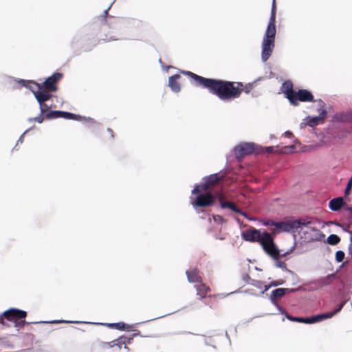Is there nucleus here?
Listing matches in <instances>:
<instances>
[{"label": "nucleus", "mask_w": 352, "mask_h": 352, "mask_svg": "<svg viewBox=\"0 0 352 352\" xmlns=\"http://www.w3.org/2000/svg\"><path fill=\"white\" fill-rule=\"evenodd\" d=\"M182 73L188 76L195 86L207 89L223 101L239 98L243 91L248 94L252 87L250 84L244 85L241 82L204 78L190 71H182Z\"/></svg>", "instance_id": "f257e3e1"}, {"label": "nucleus", "mask_w": 352, "mask_h": 352, "mask_svg": "<svg viewBox=\"0 0 352 352\" xmlns=\"http://www.w3.org/2000/svg\"><path fill=\"white\" fill-rule=\"evenodd\" d=\"M276 4L275 0H273L272 6L271 16L269 20L268 25L265 33V36L262 43V59L265 62L271 56L275 46L276 29Z\"/></svg>", "instance_id": "f03ea898"}, {"label": "nucleus", "mask_w": 352, "mask_h": 352, "mask_svg": "<svg viewBox=\"0 0 352 352\" xmlns=\"http://www.w3.org/2000/svg\"><path fill=\"white\" fill-rule=\"evenodd\" d=\"M281 90L290 104L294 106L299 105L300 102H317L318 101V100H314L312 93L307 89H300L295 91L293 83L290 80H287L283 83Z\"/></svg>", "instance_id": "7ed1b4c3"}, {"label": "nucleus", "mask_w": 352, "mask_h": 352, "mask_svg": "<svg viewBox=\"0 0 352 352\" xmlns=\"http://www.w3.org/2000/svg\"><path fill=\"white\" fill-rule=\"evenodd\" d=\"M27 316V312L23 310L11 308L5 311L0 315V324L8 327L5 322V320L11 322L14 324V327L16 328H23L25 324H29L28 322L24 320Z\"/></svg>", "instance_id": "20e7f679"}, {"label": "nucleus", "mask_w": 352, "mask_h": 352, "mask_svg": "<svg viewBox=\"0 0 352 352\" xmlns=\"http://www.w3.org/2000/svg\"><path fill=\"white\" fill-rule=\"evenodd\" d=\"M258 243H260L263 250L274 260L286 256L288 254V252L283 254L280 253V250L274 243L272 232H263Z\"/></svg>", "instance_id": "39448f33"}, {"label": "nucleus", "mask_w": 352, "mask_h": 352, "mask_svg": "<svg viewBox=\"0 0 352 352\" xmlns=\"http://www.w3.org/2000/svg\"><path fill=\"white\" fill-rule=\"evenodd\" d=\"M223 179V175H219L218 173L212 174L204 178V183L197 184L195 186L192 190V195H196L199 192L209 191V190L216 186Z\"/></svg>", "instance_id": "423d86ee"}, {"label": "nucleus", "mask_w": 352, "mask_h": 352, "mask_svg": "<svg viewBox=\"0 0 352 352\" xmlns=\"http://www.w3.org/2000/svg\"><path fill=\"white\" fill-rule=\"evenodd\" d=\"M196 198L192 201L191 204L194 208H206L214 205L216 196L210 191L199 192Z\"/></svg>", "instance_id": "0eeeda50"}, {"label": "nucleus", "mask_w": 352, "mask_h": 352, "mask_svg": "<svg viewBox=\"0 0 352 352\" xmlns=\"http://www.w3.org/2000/svg\"><path fill=\"white\" fill-rule=\"evenodd\" d=\"M113 16H105L102 19L101 31L103 32L104 36L100 35V40L104 42H109L117 40L116 36L113 34V27H110L114 21Z\"/></svg>", "instance_id": "6e6552de"}, {"label": "nucleus", "mask_w": 352, "mask_h": 352, "mask_svg": "<svg viewBox=\"0 0 352 352\" xmlns=\"http://www.w3.org/2000/svg\"><path fill=\"white\" fill-rule=\"evenodd\" d=\"M344 305H345V301L342 302L338 305V308L336 309L333 312L319 314V315L309 317V318H302L301 322L306 323V324H311V323L321 321L322 320H324V319L330 318L332 316H333L335 314H336L337 313L340 312Z\"/></svg>", "instance_id": "1a4fd4ad"}, {"label": "nucleus", "mask_w": 352, "mask_h": 352, "mask_svg": "<svg viewBox=\"0 0 352 352\" xmlns=\"http://www.w3.org/2000/svg\"><path fill=\"white\" fill-rule=\"evenodd\" d=\"M63 74L56 72L51 76L48 77L42 84V89L47 93H51L57 90L56 83L62 78Z\"/></svg>", "instance_id": "9d476101"}, {"label": "nucleus", "mask_w": 352, "mask_h": 352, "mask_svg": "<svg viewBox=\"0 0 352 352\" xmlns=\"http://www.w3.org/2000/svg\"><path fill=\"white\" fill-rule=\"evenodd\" d=\"M317 102L319 106V110L320 111L319 116L314 118H307V124L312 127L318 125L320 122H323L327 117L325 103L320 99L318 100Z\"/></svg>", "instance_id": "9b49d317"}, {"label": "nucleus", "mask_w": 352, "mask_h": 352, "mask_svg": "<svg viewBox=\"0 0 352 352\" xmlns=\"http://www.w3.org/2000/svg\"><path fill=\"white\" fill-rule=\"evenodd\" d=\"M58 118H63L68 120H80L82 118V116L69 112L61 111H50L48 113L45 114L46 119H54Z\"/></svg>", "instance_id": "f8f14e48"}, {"label": "nucleus", "mask_w": 352, "mask_h": 352, "mask_svg": "<svg viewBox=\"0 0 352 352\" xmlns=\"http://www.w3.org/2000/svg\"><path fill=\"white\" fill-rule=\"evenodd\" d=\"M254 151V144L251 143H244L236 146L234 149L235 157L239 158H243L246 155H249L253 153Z\"/></svg>", "instance_id": "ddd939ff"}, {"label": "nucleus", "mask_w": 352, "mask_h": 352, "mask_svg": "<svg viewBox=\"0 0 352 352\" xmlns=\"http://www.w3.org/2000/svg\"><path fill=\"white\" fill-rule=\"evenodd\" d=\"M293 230H294L293 220H286L277 222L276 228L272 230V232L273 235L276 236L280 232H290Z\"/></svg>", "instance_id": "4468645a"}, {"label": "nucleus", "mask_w": 352, "mask_h": 352, "mask_svg": "<svg viewBox=\"0 0 352 352\" xmlns=\"http://www.w3.org/2000/svg\"><path fill=\"white\" fill-rule=\"evenodd\" d=\"M262 233L259 230L254 228L247 229L241 234L243 240L249 242H258Z\"/></svg>", "instance_id": "2eb2a0df"}, {"label": "nucleus", "mask_w": 352, "mask_h": 352, "mask_svg": "<svg viewBox=\"0 0 352 352\" xmlns=\"http://www.w3.org/2000/svg\"><path fill=\"white\" fill-rule=\"evenodd\" d=\"M52 94L51 93L47 92H45V94L43 95L38 94V96H36V99L39 103L40 110L42 114H46L47 113L49 112L48 110L50 108V106L48 105L46 103V102L52 98Z\"/></svg>", "instance_id": "dca6fc26"}, {"label": "nucleus", "mask_w": 352, "mask_h": 352, "mask_svg": "<svg viewBox=\"0 0 352 352\" xmlns=\"http://www.w3.org/2000/svg\"><path fill=\"white\" fill-rule=\"evenodd\" d=\"M181 76L179 74H175L170 76L168 78V86L170 87L171 90L175 93H178L181 90V87L178 82Z\"/></svg>", "instance_id": "f3484780"}, {"label": "nucleus", "mask_w": 352, "mask_h": 352, "mask_svg": "<svg viewBox=\"0 0 352 352\" xmlns=\"http://www.w3.org/2000/svg\"><path fill=\"white\" fill-rule=\"evenodd\" d=\"M293 291V289H289L287 288H278L273 290L270 296V300L273 303H276L277 299L283 297L287 293Z\"/></svg>", "instance_id": "a211bd4d"}, {"label": "nucleus", "mask_w": 352, "mask_h": 352, "mask_svg": "<svg viewBox=\"0 0 352 352\" xmlns=\"http://www.w3.org/2000/svg\"><path fill=\"white\" fill-rule=\"evenodd\" d=\"M187 278L190 283H201L202 278L199 275V271L197 269L188 270L186 272Z\"/></svg>", "instance_id": "6ab92c4d"}, {"label": "nucleus", "mask_w": 352, "mask_h": 352, "mask_svg": "<svg viewBox=\"0 0 352 352\" xmlns=\"http://www.w3.org/2000/svg\"><path fill=\"white\" fill-rule=\"evenodd\" d=\"M199 285H195V288L197 290V294L199 295L201 298H206L207 294L210 292V287L207 286L206 284L201 283H199Z\"/></svg>", "instance_id": "aec40b11"}, {"label": "nucleus", "mask_w": 352, "mask_h": 352, "mask_svg": "<svg viewBox=\"0 0 352 352\" xmlns=\"http://www.w3.org/2000/svg\"><path fill=\"white\" fill-rule=\"evenodd\" d=\"M344 205V200L342 197H337L331 199L329 201V207L333 211L339 210Z\"/></svg>", "instance_id": "412c9836"}, {"label": "nucleus", "mask_w": 352, "mask_h": 352, "mask_svg": "<svg viewBox=\"0 0 352 352\" xmlns=\"http://www.w3.org/2000/svg\"><path fill=\"white\" fill-rule=\"evenodd\" d=\"M28 87L32 91L36 98V96L38 94L43 95L45 92L42 89L41 84H38L35 82H28Z\"/></svg>", "instance_id": "4be33fe9"}, {"label": "nucleus", "mask_w": 352, "mask_h": 352, "mask_svg": "<svg viewBox=\"0 0 352 352\" xmlns=\"http://www.w3.org/2000/svg\"><path fill=\"white\" fill-rule=\"evenodd\" d=\"M221 208H229L231 210L238 213V214H240L244 217H246V214L245 212H243L241 209H239L236 205L233 203V202H230V201H228L225 204H221Z\"/></svg>", "instance_id": "5701e85b"}, {"label": "nucleus", "mask_w": 352, "mask_h": 352, "mask_svg": "<svg viewBox=\"0 0 352 352\" xmlns=\"http://www.w3.org/2000/svg\"><path fill=\"white\" fill-rule=\"evenodd\" d=\"M294 222V230H297L301 226H305V227H310L312 222L309 220L305 219H296L293 220Z\"/></svg>", "instance_id": "b1692460"}, {"label": "nucleus", "mask_w": 352, "mask_h": 352, "mask_svg": "<svg viewBox=\"0 0 352 352\" xmlns=\"http://www.w3.org/2000/svg\"><path fill=\"white\" fill-rule=\"evenodd\" d=\"M336 278V274H331L326 277L321 278L318 280V283L320 285L324 286V285H328L331 284L333 280Z\"/></svg>", "instance_id": "393cba45"}, {"label": "nucleus", "mask_w": 352, "mask_h": 352, "mask_svg": "<svg viewBox=\"0 0 352 352\" xmlns=\"http://www.w3.org/2000/svg\"><path fill=\"white\" fill-rule=\"evenodd\" d=\"M126 336H122L119 337L118 339L113 340V346H117L119 349H121L122 346L126 349H129L127 346H126Z\"/></svg>", "instance_id": "a878e982"}, {"label": "nucleus", "mask_w": 352, "mask_h": 352, "mask_svg": "<svg viewBox=\"0 0 352 352\" xmlns=\"http://www.w3.org/2000/svg\"><path fill=\"white\" fill-rule=\"evenodd\" d=\"M340 241V237L336 234H331L327 238V242L329 244L335 245Z\"/></svg>", "instance_id": "bb28decb"}, {"label": "nucleus", "mask_w": 352, "mask_h": 352, "mask_svg": "<svg viewBox=\"0 0 352 352\" xmlns=\"http://www.w3.org/2000/svg\"><path fill=\"white\" fill-rule=\"evenodd\" d=\"M344 231L351 234V241L352 243V221L339 225Z\"/></svg>", "instance_id": "cd10ccee"}, {"label": "nucleus", "mask_w": 352, "mask_h": 352, "mask_svg": "<svg viewBox=\"0 0 352 352\" xmlns=\"http://www.w3.org/2000/svg\"><path fill=\"white\" fill-rule=\"evenodd\" d=\"M110 328H114L118 330H124L126 324L124 322H117V323H109L107 324Z\"/></svg>", "instance_id": "c85d7f7f"}, {"label": "nucleus", "mask_w": 352, "mask_h": 352, "mask_svg": "<svg viewBox=\"0 0 352 352\" xmlns=\"http://www.w3.org/2000/svg\"><path fill=\"white\" fill-rule=\"evenodd\" d=\"M214 195L216 196V199H218V201L221 206L222 204H225L227 202L226 201H225L226 196L222 191H218Z\"/></svg>", "instance_id": "c756f323"}, {"label": "nucleus", "mask_w": 352, "mask_h": 352, "mask_svg": "<svg viewBox=\"0 0 352 352\" xmlns=\"http://www.w3.org/2000/svg\"><path fill=\"white\" fill-rule=\"evenodd\" d=\"M250 285H252L256 287V288L259 289L261 290V292L262 290H263L264 286H265V285H263V283L261 281L256 280H252V283H250Z\"/></svg>", "instance_id": "7c9ffc66"}, {"label": "nucleus", "mask_w": 352, "mask_h": 352, "mask_svg": "<svg viewBox=\"0 0 352 352\" xmlns=\"http://www.w3.org/2000/svg\"><path fill=\"white\" fill-rule=\"evenodd\" d=\"M344 256H345V254L343 251L338 250L336 253V260L339 263L342 262L344 258Z\"/></svg>", "instance_id": "2f4dec72"}, {"label": "nucleus", "mask_w": 352, "mask_h": 352, "mask_svg": "<svg viewBox=\"0 0 352 352\" xmlns=\"http://www.w3.org/2000/svg\"><path fill=\"white\" fill-rule=\"evenodd\" d=\"M100 347L102 349H107L112 348V347H113V341H111V342H102L100 344Z\"/></svg>", "instance_id": "473e14b6"}, {"label": "nucleus", "mask_w": 352, "mask_h": 352, "mask_svg": "<svg viewBox=\"0 0 352 352\" xmlns=\"http://www.w3.org/2000/svg\"><path fill=\"white\" fill-rule=\"evenodd\" d=\"M348 221H352V207H346L344 208Z\"/></svg>", "instance_id": "72a5a7b5"}, {"label": "nucleus", "mask_w": 352, "mask_h": 352, "mask_svg": "<svg viewBox=\"0 0 352 352\" xmlns=\"http://www.w3.org/2000/svg\"><path fill=\"white\" fill-rule=\"evenodd\" d=\"M281 284L280 283L273 281L269 285H265L263 290L261 291V294H264L266 291H267L272 286H277Z\"/></svg>", "instance_id": "f704fd0d"}, {"label": "nucleus", "mask_w": 352, "mask_h": 352, "mask_svg": "<svg viewBox=\"0 0 352 352\" xmlns=\"http://www.w3.org/2000/svg\"><path fill=\"white\" fill-rule=\"evenodd\" d=\"M241 278L245 283L248 284H250V283H252V280H253L252 279H251L250 276L247 273L243 274L241 275Z\"/></svg>", "instance_id": "c9c22d12"}, {"label": "nucleus", "mask_w": 352, "mask_h": 352, "mask_svg": "<svg viewBox=\"0 0 352 352\" xmlns=\"http://www.w3.org/2000/svg\"><path fill=\"white\" fill-rule=\"evenodd\" d=\"M44 118H45V114H42V113H41L38 116L32 118V120L38 123H42Z\"/></svg>", "instance_id": "e433bc0d"}, {"label": "nucleus", "mask_w": 352, "mask_h": 352, "mask_svg": "<svg viewBox=\"0 0 352 352\" xmlns=\"http://www.w3.org/2000/svg\"><path fill=\"white\" fill-rule=\"evenodd\" d=\"M279 258H278L276 261V266L280 268L286 269L287 268V264L284 261H278Z\"/></svg>", "instance_id": "4c0bfd02"}, {"label": "nucleus", "mask_w": 352, "mask_h": 352, "mask_svg": "<svg viewBox=\"0 0 352 352\" xmlns=\"http://www.w3.org/2000/svg\"><path fill=\"white\" fill-rule=\"evenodd\" d=\"M276 223L277 222L273 220H267L263 223V225H265V226H274L276 228Z\"/></svg>", "instance_id": "58836bf2"}, {"label": "nucleus", "mask_w": 352, "mask_h": 352, "mask_svg": "<svg viewBox=\"0 0 352 352\" xmlns=\"http://www.w3.org/2000/svg\"><path fill=\"white\" fill-rule=\"evenodd\" d=\"M287 318L292 322H301V320H302L301 317H294V316H288Z\"/></svg>", "instance_id": "ea45409f"}, {"label": "nucleus", "mask_w": 352, "mask_h": 352, "mask_svg": "<svg viewBox=\"0 0 352 352\" xmlns=\"http://www.w3.org/2000/svg\"><path fill=\"white\" fill-rule=\"evenodd\" d=\"M132 340H133V338H131V337H126V346L127 344H130L131 343Z\"/></svg>", "instance_id": "a19ab883"}, {"label": "nucleus", "mask_w": 352, "mask_h": 352, "mask_svg": "<svg viewBox=\"0 0 352 352\" xmlns=\"http://www.w3.org/2000/svg\"><path fill=\"white\" fill-rule=\"evenodd\" d=\"M351 190V188H348L346 187L345 192H344L345 195H348L349 194Z\"/></svg>", "instance_id": "79ce46f5"}, {"label": "nucleus", "mask_w": 352, "mask_h": 352, "mask_svg": "<svg viewBox=\"0 0 352 352\" xmlns=\"http://www.w3.org/2000/svg\"><path fill=\"white\" fill-rule=\"evenodd\" d=\"M285 135L288 138H290L292 135V133L290 131L285 132Z\"/></svg>", "instance_id": "37998d69"}, {"label": "nucleus", "mask_w": 352, "mask_h": 352, "mask_svg": "<svg viewBox=\"0 0 352 352\" xmlns=\"http://www.w3.org/2000/svg\"><path fill=\"white\" fill-rule=\"evenodd\" d=\"M267 149L268 152H272V151L274 150V148L273 147H268Z\"/></svg>", "instance_id": "c03bdc74"}, {"label": "nucleus", "mask_w": 352, "mask_h": 352, "mask_svg": "<svg viewBox=\"0 0 352 352\" xmlns=\"http://www.w3.org/2000/svg\"><path fill=\"white\" fill-rule=\"evenodd\" d=\"M63 321H52V322H50V323H59V322H62Z\"/></svg>", "instance_id": "a18cd8bd"}, {"label": "nucleus", "mask_w": 352, "mask_h": 352, "mask_svg": "<svg viewBox=\"0 0 352 352\" xmlns=\"http://www.w3.org/2000/svg\"><path fill=\"white\" fill-rule=\"evenodd\" d=\"M109 131L111 133H113V131L111 129H109Z\"/></svg>", "instance_id": "49530a36"}, {"label": "nucleus", "mask_w": 352, "mask_h": 352, "mask_svg": "<svg viewBox=\"0 0 352 352\" xmlns=\"http://www.w3.org/2000/svg\"><path fill=\"white\" fill-rule=\"evenodd\" d=\"M217 217H218V218H219V219H222V217H221V216H217Z\"/></svg>", "instance_id": "de8ad7c7"}]
</instances>
